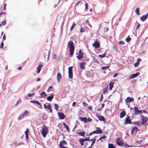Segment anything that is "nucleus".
Returning a JSON list of instances; mask_svg holds the SVG:
<instances>
[{
	"label": "nucleus",
	"mask_w": 148,
	"mask_h": 148,
	"mask_svg": "<svg viewBox=\"0 0 148 148\" xmlns=\"http://www.w3.org/2000/svg\"><path fill=\"white\" fill-rule=\"evenodd\" d=\"M138 128L136 127H133L131 131V134H132L134 133V131H135L136 132L137 131Z\"/></svg>",
	"instance_id": "nucleus-22"
},
{
	"label": "nucleus",
	"mask_w": 148,
	"mask_h": 148,
	"mask_svg": "<svg viewBox=\"0 0 148 148\" xmlns=\"http://www.w3.org/2000/svg\"><path fill=\"white\" fill-rule=\"evenodd\" d=\"M24 117L22 115V116H19L18 118V119L19 120L20 119H22Z\"/></svg>",
	"instance_id": "nucleus-50"
},
{
	"label": "nucleus",
	"mask_w": 148,
	"mask_h": 148,
	"mask_svg": "<svg viewBox=\"0 0 148 148\" xmlns=\"http://www.w3.org/2000/svg\"><path fill=\"white\" fill-rule=\"evenodd\" d=\"M54 105L55 109L57 111L59 108L58 106L56 103H54Z\"/></svg>",
	"instance_id": "nucleus-38"
},
{
	"label": "nucleus",
	"mask_w": 148,
	"mask_h": 148,
	"mask_svg": "<svg viewBox=\"0 0 148 148\" xmlns=\"http://www.w3.org/2000/svg\"><path fill=\"white\" fill-rule=\"evenodd\" d=\"M141 118L142 120L141 124L142 125H145V124L147 123L148 120V118L147 117L144 116H141Z\"/></svg>",
	"instance_id": "nucleus-5"
},
{
	"label": "nucleus",
	"mask_w": 148,
	"mask_h": 148,
	"mask_svg": "<svg viewBox=\"0 0 148 148\" xmlns=\"http://www.w3.org/2000/svg\"><path fill=\"white\" fill-rule=\"evenodd\" d=\"M29 113V112L28 111H25L23 114V116L24 117L26 116H27L28 115Z\"/></svg>",
	"instance_id": "nucleus-29"
},
{
	"label": "nucleus",
	"mask_w": 148,
	"mask_h": 148,
	"mask_svg": "<svg viewBox=\"0 0 148 148\" xmlns=\"http://www.w3.org/2000/svg\"><path fill=\"white\" fill-rule=\"evenodd\" d=\"M131 38L130 37V36H128L127 38L126 39V40L127 42H129L131 40Z\"/></svg>",
	"instance_id": "nucleus-39"
},
{
	"label": "nucleus",
	"mask_w": 148,
	"mask_h": 148,
	"mask_svg": "<svg viewBox=\"0 0 148 148\" xmlns=\"http://www.w3.org/2000/svg\"><path fill=\"white\" fill-rule=\"evenodd\" d=\"M38 105H39V106H38V107L40 108L41 109H42V106L41 103H40V104H38Z\"/></svg>",
	"instance_id": "nucleus-51"
},
{
	"label": "nucleus",
	"mask_w": 148,
	"mask_h": 148,
	"mask_svg": "<svg viewBox=\"0 0 148 148\" xmlns=\"http://www.w3.org/2000/svg\"><path fill=\"white\" fill-rule=\"evenodd\" d=\"M41 132L43 137L44 138L45 137L49 132L48 128L47 127L44 125L43 127L41 130Z\"/></svg>",
	"instance_id": "nucleus-2"
},
{
	"label": "nucleus",
	"mask_w": 148,
	"mask_h": 148,
	"mask_svg": "<svg viewBox=\"0 0 148 148\" xmlns=\"http://www.w3.org/2000/svg\"><path fill=\"white\" fill-rule=\"evenodd\" d=\"M53 95H51L50 96L48 97L47 98V100L51 101L52 100L53 98Z\"/></svg>",
	"instance_id": "nucleus-26"
},
{
	"label": "nucleus",
	"mask_w": 148,
	"mask_h": 148,
	"mask_svg": "<svg viewBox=\"0 0 148 148\" xmlns=\"http://www.w3.org/2000/svg\"><path fill=\"white\" fill-rule=\"evenodd\" d=\"M77 134L80 135L81 136H82L84 137H85V132L84 131H82L81 132H79L77 133Z\"/></svg>",
	"instance_id": "nucleus-20"
},
{
	"label": "nucleus",
	"mask_w": 148,
	"mask_h": 148,
	"mask_svg": "<svg viewBox=\"0 0 148 148\" xmlns=\"http://www.w3.org/2000/svg\"><path fill=\"white\" fill-rule=\"evenodd\" d=\"M67 145V143L65 140H63L60 141L59 143V146L61 148H67V147H65Z\"/></svg>",
	"instance_id": "nucleus-3"
},
{
	"label": "nucleus",
	"mask_w": 148,
	"mask_h": 148,
	"mask_svg": "<svg viewBox=\"0 0 148 148\" xmlns=\"http://www.w3.org/2000/svg\"><path fill=\"white\" fill-rule=\"evenodd\" d=\"M138 64H139L138 63L136 62L134 64V65L135 67H136L138 65Z\"/></svg>",
	"instance_id": "nucleus-58"
},
{
	"label": "nucleus",
	"mask_w": 148,
	"mask_h": 148,
	"mask_svg": "<svg viewBox=\"0 0 148 148\" xmlns=\"http://www.w3.org/2000/svg\"><path fill=\"white\" fill-rule=\"evenodd\" d=\"M59 119H64L65 118V116L64 113L60 112H58V113Z\"/></svg>",
	"instance_id": "nucleus-7"
},
{
	"label": "nucleus",
	"mask_w": 148,
	"mask_h": 148,
	"mask_svg": "<svg viewBox=\"0 0 148 148\" xmlns=\"http://www.w3.org/2000/svg\"><path fill=\"white\" fill-rule=\"evenodd\" d=\"M106 55V53H105L104 54H103L102 55H99L98 56L100 58H104L105 57Z\"/></svg>",
	"instance_id": "nucleus-41"
},
{
	"label": "nucleus",
	"mask_w": 148,
	"mask_h": 148,
	"mask_svg": "<svg viewBox=\"0 0 148 148\" xmlns=\"http://www.w3.org/2000/svg\"><path fill=\"white\" fill-rule=\"evenodd\" d=\"M73 68V66H71L68 68L69 77L71 79L73 78V73L72 71Z\"/></svg>",
	"instance_id": "nucleus-4"
},
{
	"label": "nucleus",
	"mask_w": 148,
	"mask_h": 148,
	"mask_svg": "<svg viewBox=\"0 0 148 148\" xmlns=\"http://www.w3.org/2000/svg\"><path fill=\"white\" fill-rule=\"evenodd\" d=\"M53 88V87H52V86H49V88L47 90V91L48 92L49 90H50V89H52V88Z\"/></svg>",
	"instance_id": "nucleus-62"
},
{
	"label": "nucleus",
	"mask_w": 148,
	"mask_h": 148,
	"mask_svg": "<svg viewBox=\"0 0 148 148\" xmlns=\"http://www.w3.org/2000/svg\"><path fill=\"white\" fill-rule=\"evenodd\" d=\"M3 42V41H2L0 45V48L2 49H3V48L4 43Z\"/></svg>",
	"instance_id": "nucleus-43"
},
{
	"label": "nucleus",
	"mask_w": 148,
	"mask_h": 148,
	"mask_svg": "<svg viewBox=\"0 0 148 148\" xmlns=\"http://www.w3.org/2000/svg\"><path fill=\"white\" fill-rule=\"evenodd\" d=\"M92 45L93 47L96 48H98L100 47V44L99 42L97 41H95Z\"/></svg>",
	"instance_id": "nucleus-11"
},
{
	"label": "nucleus",
	"mask_w": 148,
	"mask_h": 148,
	"mask_svg": "<svg viewBox=\"0 0 148 148\" xmlns=\"http://www.w3.org/2000/svg\"><path fill=\"white\" fill-rule=\"evenodd\" d=\"M116 142L117 144L119 146H122L123 145V143L121 141L119 138H117L116 139Z\"/></svg>",
	"instance_id": "nucleus-14"
},
{
	"label": "nucleus",
	"mask_w": 148,
	"mask_h": 148,
	"mask_svg": "<svg viewBox=\"0 0 148 148\" xmlns=\"http://www.w3.org/2000/svg\"><path fill=\"white\" fill-rule=\"evenodd\" d=\"M104 32H107L108 31V27H104Z\"/></svg>",
	"instance_id": "nucleus-44"
},
{
	"label": "nucleus",
	"mask_w": 148,
	"mask_h": 148,
	"mask_svg": "<svg viewBox=\"0 0 148 148\" xmlns=\"http://www.w3.org/2000/svg\"><path fill=\"white\" fill-rule=\"evenodd\" d=\"M43 67V65L41 64H40L37 67L36 69L37 70V73H39L41 71V68Z\"/></svg>",
	"instance_id": "nucleus-16"
},
{
	"label": "nucleus",
	"mask_w": 148,
	"mask_h": 148,
	"mask_svg": "<svg viewBox=\"0 0 148 148\" xmlns=\"http://www.w3.org/2000/svg\"><path fill=\"white\" fill-rule=\"evenodd\" d=\"M108 148H115L113 144H109L108 145Z\"/></svg>",
	"instance_id": "nucleus-35"
},
{
	"label": "nucleus",
	"mask_w": 148,
	"mask_h": 148,
	"mask_svg": "<svg viewBox=\"0 0 148 148\" xmlns=\"http://www.w3.org/2000/svg\"><path fill=\"white\" fill-rule=\"evenodd\" d=\"M29 132V129H27V130L25 132V133L26 135H28V133Z\"/></svg>",
	"instance_id": "nucleus-47"
},
{
	"label": "nucleus",
	"mask_w": 148,
	"mask_h": 148,
	"mask_svg": "<svg viewBox=\"0 0 148 148\" xmlns=\"http://www.w3.org/2000/svg\"><path fill=\"white\" fill-rule=\"evenodd\" d=\"M44 107L45 109H48L49 110L51 113L52 112V110L51 108V106L50 103H49V105L47 106L46 104H44Z\"/></svg>",
	"instance_id": "nucleus-6"
},
{
	"label": "nucleus",
	"mask_w": 148,
	"mask_h": 148,
	"mask_svg": "<svg viewBox=\"0 0 148 148\" xmlns=\"http://www.w3.org/2000/svg\"><path fill=\"white\" fill-rule=\"evenodd\" d=\"M114 84L112 82L110 83L109 84V89L110 90H112Z\"/></svg>",
	"instance_id": "nucleus-31"
},
{
	"label": "nucleus",
	"mask_w": 148,
	"mask_h": 148,
	"mask_svg": "<svg viewBox=\"0 0 148 148\" xmlns=\"http://www.w3.org/2000/svg\"><path fill=\"white\" fill-rule=\"evenodd\" d=\"M63 125H64V127L66 129V131L69 132L70 130L67 125L65 123H63Z\"/></svg>",
	"instance_id": "nucleus-24"
},
{
	"label": "nucleus",
	"mask_w": 148,
	"mask_h": 148,
	"mask_svg": "<svg viewBox=\"0 0 148 148\" xmlns=\"http://www.w3.org/2000/svg\"><path fill=\"white\" fill-rule=\"evenodd\" d=\"M108 66L103 67H102V70H104L105 69L108 68Z\"/></svg>",
	"instance_id": "nucleus-64"
},
{
	"label": "nucleus",
	"mask_w": 148,
	"mask_h": 148,
	"mask_svg": "<svg viewBox=\"0 0 148 148\" xmlns=\"http://www.w3.org/2000/svg\"><path fill=\"white\" fill-rule=\"evenodd\" d=\"M133 124L135 125H136L138 126H140V123L139 122V121H136L133 122Z\"/></svg>",
	"instance_id": "nucleus-33"
},
{
	"label": "nucleus",
	"mask_w": 148,
	"mask_h": 148,
	"mask_svg": "<svg viewBox=\"0 0 148 148\" xmlns=\"http://www.w3.org/2000/svg\"><path fill=\"white\" fill-rule=\"evenodd\" d=\"M106 138V136L105 135H104L103 136H102L101 137H100L99 138V140H101L102 139H104Z\"/></svg>",
	"instance_id": "nucleus-48"
},
{
	"label": "nucleus",
	"mask_w": 148,
	"mask_h": 148,
	"mask_svg": "<svg viewBox=\"0 0 148 148\" xmlns=\"http://www.w3.org/2000/svg\"><path fill=\"white\" fill-rule=\"evenodd\" d=\"M6 36H5V34H4L3 36V41L4 40H5L6 39Z\"/></svg>",
	"instance_id": "nucleus-53"
},
{
	"label": "nucleus",
	"mask_w": 148,
	"mask_h": 148,
	"mask_svg": "<svg viewBox=\"0 0 148 148\" xmlns=\"http://www.w3.org/2000/svg\"><path fill=\"white\" fill-rule=\"evenodd\" d=\"M108 86H107L106 88H105V89H104V90H103V94H104L107 92L108 90Z\"/></svg>",
	"instance_id": "nucleus-36"
},
{
	"label": "nucleus",
	"mask_w": 148,
	"mask_h": 148,
	"mask_svg": "<svg viewBox=\"0 0 148 148\" xmlns=\"http://www.w3.org/2000/svg\"><path fill=\"white\" fill-rule=\"evenodd\" d=\"M83 104L84 105V106L85 107H86L87 105H88V104H86V103L84 102L83 103Z\"/></svg>",
	"instance_id": "nucleus-60"
},
{
	"label": "nucleus",
	"mask_w": 148,
	"mask_h": 148,
	"mask_svg": "<svg viewBox=\"0 0 148 148\" xmlns=\"http://www.w3.org/2000/svg\"><path fill=\"white\" fill-rule=\"evenodd\" d=\"M84 32V29L82 27L81 28L80 30V32L81 33L83 32Z\"/></svg>",
	"instance_id": "nucleus-52"
},
{
	"label": "nucleus",
	"mask_w": 148,
	"mask_h": 148,
	"mask_svg": "<svg viewBox=\"0 0 148 148\" xmlns=\"http://www.w3.org/2000/svg\"><path fill=\"white\" fill-rule=\"evenodd\" d=\"M126 113L125 111H122L120 114V117L122 118L124 117L126 115Z\"/></svg>",
	"instance_id": "nucleus-18"
},
{
	"label": "nucleus",
	"mask_w": 148,
	"mask_h": 148,
	"mask_svg": "<svg viewBox=\"0 0 148 148\" xmlns=\"http://www.w3.org/2000/svg\"><path fill=\"white\" fill-rule=\"evenodd\" d=\"M67 45L69 49V54L71 56H72L74 53L75 49V47L73 45V42L71 40L69 41L68 42Z\"/></svg>",
	"instance_id": "nucleus-1"
},
{
	"label": "nucleus",
	"mask_w": 148,
	"mask_h": 148,
	"mask_svg": "<svg viewBox=\"0 0 148 148\" xmlns=\"http://www.w3.org/2000/svg\"><path fill=\"white\" fill-rule=\"evenodd\" d=\"M96 139L95 138H93L91 139L90 141H92V144L91 145V147L95 143Z\"/></svg>",
	"instance_id": "nucleus-32"
},
{
	"label": "nucleus",
	"mask_w": 148,
	"mask_h": 148,
	"mask_svg": "<svg viewBox=\"0 0 148 148\" xmlns=\"http://www.w3.org/2000/svg\"><path fill=\"white\" fill-rule=\"evenodd\" d=\"M130 117L129 116H127L125 119V121L124 122V123L125 125H126L127 124H132V122L131 120L130 119Z\"/></svg>",
	"instance_id": "nucleus-8"
},
{
	"label": "nucleus",
	"mask_w": 148,
	"mask_h": 148,
	"mask_svg": "<svg viewBox=\"0 0 148 148\" xmlns=\"http://www.w3.org/2000/svg\"><path fill=\"white\" fill-rule=\"evenodd\" d=\"M134 99L133 98L128 97L126 99H125V101L126 103H127H127H129L133 101Z\"/></svg>",
	"instance_id": "nucleus-9"
},
{
	"label": "nucleus",
	"mask_w": 148,
	"mask_h": 148,
	"mask_svg": "<svg viewBox=\"0 0 148 148\" xmlns=\"http://www.w3.org/2000/svg\"><path fill=\"white\" fill-rule=\"evenodd\" d=\"M142 113V110H138V114H141Z\"/></svg>",
	"instance_id": "nucleus-61"
},
{
	"label": "nucleus",
	"mask_w": 148,
	"mask_h": 148,
	"mask_svg": "<svg viewBox=\"0 0 148 148\" xmlns=\"http://www.w3.org/2000/svg\"><path fill=\"white\" fill-rule=\"evenodd\" d=\"M86 23L87 25L88 24V25L89 26V27L90 28H92V26H91V24L89 23V21L88 20H86Z\"/></svg>",
	"instance_id": "nucleus-40"
},
{
	"label": "nucleus",
	"mask_w": 148,
	"mask_h": 148,
	"mask_svg": "<svg viewBox=\"0 0 148 148\" xmlns=\"http://www.w3.org/2000/svg\"><path fill=\"white\" fill-rule=\"evenodd\" d=\"M135 12L137 15H140V11L139 8H136L135 10Z\"/></svg>",
	"instance_id": "nucleus-30"
},
{
	"label": "nucleus",
	"mask_w": 148,
	"mask_h": 148,
	"mask_svg": "<svg viewBox=\"0 0 148 148\" xmlns=\"http://www.w3.org/2000/svg\"><path fill=\"white\" fill-rule=\"evenodd\" d=\"M83 57V53L79 54V55L77 56V57L78 60L82 59Z\"/></svg>",
	"instance_id": "nucleus-27"
},
{
	"label": "nucleus",
	"mask_w": 148,
	"mask_h": 148,
	"mask_svg": "<svg viewBox=\"0 0 148 148\" xmlns=\"http://www.w3.org/2000/svg\"><path fill=\"white\" fill-rule=\"evenodd\" d=\"M87 120L88 122H90L92 121V119L91 118H89L87 119Z\"/></svg>",
	"instance_id": "nucleus-55"
},
{
	"label": "nucleus",
	"mask_w": 148,
	"mask_h": 148,
	"mask_svg": "<svg viewBox=\"0 0 148 148\" xmlns=\"http://www.w3.org/2000/svg\"><path fill=\"white\" fill-rule=\"evenodd\" d=\"M103 98V95H101V97L100 99V101H101L102 100Z\"/></svg>",
	"instance_id": "nucleus-59"
},
{
	"label": "nucleus",
	"mask_w": 148,
	"mask_h": 148,
	"mask_svg": "<svg viewBox=\"0 0 148 148\" xmlns=\"http://www.w3.org/2000/svg\"><path fill=\"white\" fill-rule=\"evenodd\" d=\"M76 104V103L75 102H73L72 104V106H75Z\"/></svg>",
	"instance_id": "nucleus-63"
},
{
	"label": "nucleus",
	"mask_w": 148,
	"mask_h": 148,
	"mask_svg": "<svg viewBox=\"0 0 148 148\" xmlns=\"http://www.w3.org/2000/svg\"><path fill=\"white\" fill-rule=\"evenodd\" d=\"M88 109L90 110H92V107L91 106H89L88 107Z\"/></svg>",
	"instance_id": "nucleus-57"
},
{
	"label": "nucleus",
	"mask_w": 148,
	"mask_h": 148,
	"mask_svg": "<svg viewBox=\"0 0 148 148\" xmlns=\"http://www.w3.org/2000/svg\"><path fill=\"white\" fill-rule=\"evenodd\" d=\"M86 63L83 62H81L80 64V69H85V66L86 65Z\"/></svg>",
	"instance_id": "nucleus-13"
},
{
	"label": "nucleus",
	"mask_w": 148,
	"mask_h": 148,
	"mask_svg": "<svg viewBox=\"0 0 148 148\" xmlns=\"http://www.w3.org/2000/svg\"><path fill=\"white\" fill-rule=\"evenodd\" d=\"M119 44L124 45L125 44L124 42L123 41H120L119 42Z\"/></svg>",
	"instance_id": "nucleus-49"
},
{
	"label": "nucleus",
	"mask_w": 148,
	"mask_h": 148,
	"mask_svg": "<svg viewBox=\"0 0 148 148\" xmlns=\"http://www.w3.org/2000/svg\"><path fill=\"white\" fill-rule=\"evenodd\" d=\"M134 112L137 115L138 114V107H134Z\"/></svg>",
	"instance_id": "nucleus-28"
},
{
	"label": "nucleus",
	"mask_w": 148,
	"mask_h": 148,
	"mask_svg": "<svg viewBox=\"0 0 148 148\" xmlns=\"http://www.w3.org/2000/svg\"><path fill=\"white\" fill-rule=\"evenodd\" d=\"M100 129V128L99 127H97L96 128V131L97 134H100L102 133L103 132L102 130Z\"/></svg>",
	"instance_id": "nucleus-23"
},
{
	"label": "nucleus",
	"mask_w": 148,
	"mask_h": 148,
	"mask_svg": "<svg viewBox=\"0 0 148 148\" xmlns=\"http://www.w3.org/2000/svg\"><path fill=\"white\" fill-rule=\"evenodd\" d=\"M148 15V13H147L146 15L142 16L140 18L141 20L142 21H144L146 19Z\"/></svg>",
	"instance_id": "nucleus-15"
},
{
	"label": "nucleus",
	"mask_w": 148,
	"mask_h": 148,
	"mask_svg": "<svg viewBox=\"0 0 148 148\" xmlns=\"http://www.w3.org/2000/svg\"><path fill=\"white\" fill-rule=\"evenodd\" d=\"M75 23H73L72 24V25L71 27V28L70 29V30H72L74 28V27L75 26Z\"/></svg>",
	"instance_id": "nucleus-37"
},
{
	"label": "nucleus",
	"mask_w": 148,
	"mask_h": 148,
	"mask_svg": "<svg viewBox=\"0 0 148 148\" xmlns=\"http://www.w3.org/2000/svg\"><path fill=\"white\" fill-rule=\"evenodd\" d=\"M34 95H35V93H34L32 94L29 93L28 94V97H32V96Z\"/></svg>",
	"instance_id": "nucleus-45"
},
{
	"label": "nucleus",
	"mask_w": 148,
	"mask_h": 148,
	"mask_svg": "<svg viewBox=\"0 0 148 148\" xmlns=\"http://www.w3.org/2000/svg\"><path fill=\"white\" fill-rule=\"evenodd\" d=\"M96 117L99 119V120L100 121H104L105 120V118L103 116H101V115L98 114H96Z\"/></svg>",
	"instance_id": "nucleus-10"
},
{
	"label": "nucleus",
	"mask_w": 148,
	"mask_h": 148,
	"mask_svg": "<svg viewBox=\"0 0 148 148\" xmlns=\"http://www.w3.org/2000/svg\"><path fill=\"white\" fill-rule=\"evenodd\" d=\"M47 94L44 92H42L40 94V96L42 98H43L47 96Z\"/></svg>",
	"instance_id": "nucleus-25"
},
{
	"label": "nucleus",
	"mask_w": 148,
	"mask_h": 148,
	"mask_svg": "<svg viewBox=\"0 0 148 148\" xmlns=\"http://www.w3.org/2000/svg\"><path fill=\"white\" fill-rule=\"evenodd\" d=\"M85 141L84 138H80L79 140V142L80 143L81 146L84 145V142Z\"/></svg>",
	"instance_id": "nucleus-17"
},
{
	"label": "nucleus",
	"mask_w": 148,
	"mask_h": 148,
	"mask_svg": "<svg viewBox=\"0 0 148 148\" xmlns=\"http://www.w3.org/2000/svg\"><path fill=\"white\" fill-rule=\"evenodd\" d=\"M141 61V60L139 58L137 59V63L139 64V62Z\"/></svg>",
	"instance_id": "nucleus-54"
},
{
	"label": "nucleus",
	"mask_w": 148,
	"mask_h": 148,
	"mask_svg": "<svg viewBox=\"0 0 148 148\" xmlns=\"http://www.w3.org/2000/svg\"><path fill=\"white\" fill-rule=\"evenodd\" d=\"M30 102L33 103H36L38 105L40 104V102H39L38 101H36L34 100H31L30 101Z\"/></svg>",
	"instance_id": "nucleus-34"
},
{
	"label": "nucleus",
	"mask_w": 148,
	"mask_h": 148,
	"mask_svg": "<svg viewBox=\"0 0 148 148\" xmlns=\"http://www.w3.org/2000/svg\"><path fill=\"white\" fill-rule=\"evenodd\" d=\"M6 20H5L3 21H2L1 22L2 24L3 25H6Z\"/></svg>",
	"instance_id": "nucleus-42"
},
{
	"label": "nucleus",
	"mask_w": 148,
	"mask_h": 148,
	"mask_svg": "<svg viewBox=\"0 0 148 148\" xmlns=\"http://www.w3.org/2000/svg\"><path fill=\"white\" fill-rule=\"evenodd\" d=\"M140 74V73L139 72H138L135 74H134L130 76V79H132L133 78H135L138 76Z\"/></svg>",
	"instance_id": "nucleus-12"
},
{
	"label": "nucleus",
	"mask_w": 148,
	"mask_h": 148,
	"mask_svg": "<svg viewBox=\"0 0 148 148\" xmlns=\"http://www.w3.org/2000/svg\"><path fill=\"white\" fill-rule=\"evenodd\" d=\"M85 141H89L90 140V138L88 137L87 138H86L84 139Z\"/></svg>",
	"instance_id": "nucleus-56"
},
{
	"label": "nucleus",
	"mask_w": 148,
	"mask_h": 148,
	"mask_svg": "<svg viewBox=\"0 0 148 148\" xmlns=\"http://www.w3.org/2000/svg\"><path fill=\"white\" fill-rule=\"evenodd\" d=\"M79 119L82 121L84 122L85 123L87 122V119L86 117H80L79 118Z\"/></svg>",
	"instance_id": "nucleus-19"
},
{
	"label": "nucleus",
	"mask_w": 148,
	"mask_h": 148,
	"mask_svg": "<svg viewBox=\"0 0 148 148\" xmlns=\"http://www.w3.org/2000/svg\"><path fill=\"white\" fill-rule=\"evenodd\" d=\"M57 78L58 80V82H59L60 79L61 78L62 75L61 73H58L57 74Z\"/></svg>",
	"instance_id": "nucleus-21"
},
{
	"label": "nucleus",
	"mask_w": 148,
	"mask_h": 148,
	"mask_svg": "<svg viewBox=\"0 0 148 148\" xmlns=\"http://www.w3.org/2000/svg\"><path fill=\"white\" fill-rule=\"evenodd\" d=\"M88 4L87 3H86L85 4V10H86L87 9H88Z\"/></svg>",
	"instance_id": "nucleus-46"
}]
</instances>
